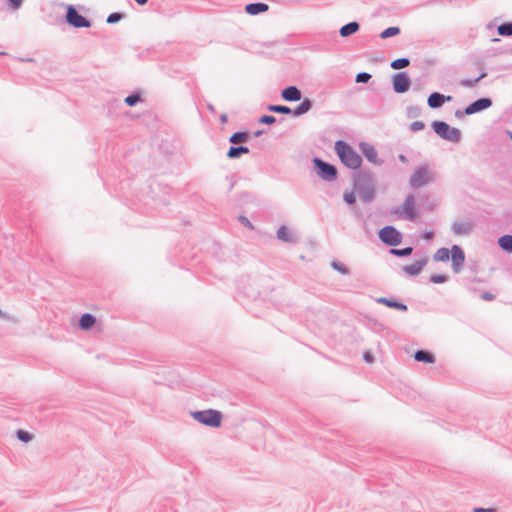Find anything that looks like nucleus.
<instances>
[{"label":"nucleus","mask_w":512,"mask_h":512,"mask_svg":"<svg viewBox=\"0 0 512 512\" xmlns=\"http://www.w3.org/2000/svg\"><path fill=\"white\" fill-rule=\"evenodd\" d=\"M335 150L342 163L351 169H357L361 166V157L349 145L343 141H337Z\"/></svg>","instance_id":"obj_1"},{"label":"nucleus","mask_w":512,"mask_h":512,"mask_svg":"<svg viewBox=\"0 0 512 512\" xmlns=\"http://www.w3.org/2000/svg\"><path fill=\"white\" fill-rule=\"evenodd\" d=\"M191 415L199 423L214 428L220 427L222 422L221 412L213 409L193 412Z\"/></svg>","instance_id":"obj_2"},{"label":"nucleus","mask_w":512,"mask_h":512,"mask_svg":"<svg viewBox=\"0 0 512 512\" xmlns=\"http://www.w3.org/2000/svg\"><path fill=\"white\" fill-rule=\"evenodd\" d=\"M391 214L410 221L415 220L417 218V205L414 196H408L400 207L391 211Z\"/></svg>","instance_id":"obj_3"},{"label":"nucleus","mask_w":512,"mask_h":512,"mask_svg":"<svg viewBox=\"0 0 512 512\" xmlns=\"http://www.w3.org/2000/svg\"><path fill=\"white\" fill-rule=\"evenodd\" d=\"M432 127L435 133L445 140L451 142H458L460 140V131L455 127L449 126L447 123L443 121L433 122Z\"/></svg>","instance_id":"obj_4"},{"label":"nucleus","mask_w":512,"mask_h":512,"mask_svg":"<svg viewBox=\"0 0 512 512\" xmlns=\"http://www.w3.org/2000/svg\"><path fill=\"white\" fill-rule=\"evenodd\" d=\"M433 180V174L428 166H421L415 169L409 178V184L412 188H419Z\"/></svg>","instance_id":"obj_5"},{"label":"nucleus","mask_w":512,"mask_h":512,"mask_svg":"<svg viewBox=\"0 0 512 512\" xmlns=\"http://www.w3.org/2000/svg\"><path fill=\"white\" fill-rule=\"evenodd\" d=\"M380 240L389 246H397L402 242V234L393 226H385L380 229Z\"/></svg>","instance_id":"obj_6"},{"label":"nucleus","mask_w":512,"mask_h":512,"mask_svg":"<svg viewBox=\"0 0 512 512\" xmlns=\"http://www.w3.org/2000/svg\"><path fill=\"white\" fill-rule=\"evenodd\" d=\"M66 20L70 25H72L76 28H83V27L91 26L90 21L87 20L82 15L78 14V12L76 11V9L73 6L67 7Z\"/></svg>","instance_id":"obj_7"},{"label":"nucleus","mask_w":512,"mask_h":512,"mask_svg":"<svg viewBox=\"0 0 512 512\" xmlns=\"http://www.w3.org/2000/svg\"><path fill=\"white\" fill-rule=\"evenodd\" d=\"M393 89L397 93H404L410 88V78L406 72L396 73L392 78Z\"/></svg>","instance_id":"obj_8"},{"label":"nucleus","mask_w":512,"mask_h":512,"mask_svg":"<svg viewBox=\"0 0 512 512\" xmlns=\"http://www.w3.org/2000/svg\"><path fill=\"white\" fill-rule=\"evenodd\" d=\"M315 166L318 168V174L325 180H333L336 178V168L320 159L314 160Z\"/></svg>","instance_id":"obj_9"},{"label":"nucleus","mask_w":512,"mask_h":512,"mask_svg":"<svg viewBox=\"0 0 512 512\" xmlns=\"http://www.w3.org/2000/svg\"><path fill=\"white\" fill-rule=\"evenodd\" d=\"M451 260L454 272H460L464 264L465 255L463 250L457 245L451 248Z\"/></svg>","instance_id":"obj_10"},{"label":"nucleus","mask_w":512,"mask_h":512,"mask_svg":"<svg viewBox=\"0 0 512 512\" xmlns=\"http://www.w3.org/2000/svg\"><path fill=\"white\" fill-rule=\"evenodd\" d=\"M492 105V101L489 98H481L466 107L465 113L471 115L479 111L485 110Z\"/></svg>","instance_id":"obj_11"},{"label":"nucleus","mask_w":512,"mask_h":512,"mask_svg":"<svg viewBox=\"0 0 512 512\" xmlns=\"http://www.w3.org/2000/svg\"><path fill=\"white\" fill-rule=\"evenodd\" d=\"M451 100H452L451 96H444L438 92H434L428 97L427 102H428L429 107L439 108L444 104L445 101L449 102Z\"/></svg>","instance_id":"obj_12"},{"label":"nucleus","mask_w":512,"mask_h":512,"mask_svg":"<svg viewBox=\"0 0 512 512\" xmlns=\"http://www.w3.org/2000/svg\"><path fill=\"white\" fill-rule=\"evenodd\" d=\"M361 150L368 161L372 162L373 164L379 163L377 151L372 145L362 143Z\"/></svg>","instance_id":"obj_13"},{"label":"nucleus","mask_w":512,"mask_h":512,"mask_svg":"<svg viewBox=\"0 0 512 512\" xmlns=\"http://www.w3.org/2000/svg\"><path fill=\"white\" fill-rule=\"evenodd\" d=\"M281 95L286 101H299L301 99V92L295 86L285 88Z\"/></svg>","instance_id":"obj_14"},{"label":"nucleus","mask_w":512,"mask_h":512,"mask_svg":"<svg viewBox=\"0 0 512 512\" xmlns=\"http://www.w3.org/2000/svg\"><path fill=\"white\" fill-rule=\"evenodd\" d=\"M269 6L265 3H251L246 5L245 11L250 15H256L258 13L266 12Z\"/></svg>","instance_id":"obj_15"},{"label":"nucleus","mask_w":512,"mask_h":512,"mask_svg":"<svg viewBox=\"0 0 512 512\" xmlns=\"http://www.w3.org/2000/svg\"><path fill=\"white\" fill-rule=\"evenodd\" d=\"M426 263H427V260L423 259L421 261H418V262H415V263L405 266L404 270L409 275H417L422 271V269L424 268Z\"/></svg>","instance_id":"obj_16"},{"label":"nucleus","mask_w":512,"mask_h":512,"mask_svg":"<svg viewBox=\"0 0 512 512\" xmlns=\"http://www.w3.org/2000/svg\"><path fill=\"white\" fill-rule=\"evenodd\" d=\"M359 30V25L357 22H350L344 26L341 27L340 29V35L342 37H347V36H350L354 33H356L357 31Z\"/></svg>","instance_id":"obj_17"},{"label":"nucleus","mask_w":512,"mask_h":512,"mask_svg":"<svg viewBox=\"0 0 512 512\" xmlns=\"http://www.w3.org/2000/svg\"><path fill=\"white\" fill-rule=\"evenodd\" d=\"M96 322V319L91 314H83L80 318L79 325L81 329L88 330L90 329Z\"/></svg>","instance_id":"obj_18"},{"label":"nucleus","mask_w":512,"mask_h":512,"mask_svg":"<svg viewBox=\"0 0 512 512\" xmlns=\"http://www.w3.org/2000/svg\"><path fill=\"white\" fill-rule=\"evenodd\" d=\"M414 358L416 361L425 362V363H434L435 357L431 353L423 350H419L415 352Z\"/></svg>","instance_id":"obj_19"},{"label":"nucleus","mask_w":512,"mask_h":512,"mask_svg":"<svg viewBox=\"0 0 512 512\" xmlns=\"http://www.w3.org/2000/svg\"><path fill=\"white\" fill-rule=\"evenodd\" d=\"M277 236L280 240H282L284 242H293L294 241L292 232L286 226H281L278 229Z\"/></svg>","instance_id":"obj_20"},{"label":"nucleus","mask_w":512,"mask_h":512,"mask_svg":"<svg viewBox=\"0 0 512 512\" xmlns=\"http://www.w3.org/2000/svg\"><path fill=\"white\" fill-rule=\"evenodd\" d=\"M248 152L249 149L245 146L231 147L227 152V156L228 158H237L242 154H247Z\"/></svg>","instance_id":"obj_21"},{"label":"nucleus","mask_w":512,"mask_h":512,"mask_svg":"<svg viewBox=\"0 0 512 512\" xmlns=\"http://www.w3.org/2000/svg\"><path fill=\"white\" fill-rule=\"evenodd\" d=\"M479 70H480V74L474 80L463 79L460 81V84L464 87H473L479 80H481L482 78H484L486 76V72L483 67H480Z\"/></svg>","instance_id":"obj_22"},{"label":"nucleus","mask_w":512,"mask_h":512,"mask_svg":"<svg viewBox=\"0 0 512 512\" xmlns=\"http://www.w3.org/2000/svg\"><path fill=\"white\" fill-rule=\"evenodd\" d=\"M311 109V101L309 99H304L301 104L294 110L295 116H300L307 113Z\"/></svg>","instance_id":"obj_23"},{"label":"nucleus","mask_w":512,"mask_h":512,"mask_svg":"<svg viewBox=\"0 0 512 512\" xmlns=\"http://www.w3.org/2000/svg\"><path fill=\"white\" fill-rule=\"evenodd\" d=\"M450 251L447 248H440L434 254V260L438 262H446L450 258Z\"/></svg>","instance_id":"obj_24"},{"label":"nucleus","mask_w":512,"mask_h":512,"mask_svg":"<svg viewBox=\"0 0 512 512\" xmlns=\"http://www.w3.org/2000/svg\"><path fill=\"white\" fill-rule=\"evenodd\" d=\"M499 246L505 251H512V236L504 235L498 240Z\"/></svg>","instance_id":"obj_25"},{"label":"nucleus","mask_w":512,"mask_h":512,"mask_svg":"<svg viewBox=\"0 0 512 512\" xmlns=\"http://www.w3.org/2000/svg\"><path fill=\"white\" fill-rule=\"evenodd\" d=\"M378 301L385 304L388 307H391V308H396V309H399L402 311L407 310V306L402 303H399V302H394V301L388 300L386 298H380Z\"/></svg>","instance_id":"obj_26"},{"label":"nucleus","mask_w":512,"mask_h":512,"mask_svg":"<svg viewBox=\"0 0 512 512\" xmlns=\"http://www.w3.org/2000/svg\"><path fill=\"white\" fill-rule=\"evenodd\" d=\"M453 230L456 234H466L470 230V224L465 222H458L453 225Z\"/></svg>","instance_id":"obj_27"},{"label":"nucleus","mask_w":512,"mask_h":512,"mask_svg":"<svg viewBox=\"0 0 512 512\" xmlns=\"http://www.w3.org/2000/svg\"><path fill=\"white\" fill-rule=\"evenodd\" d=\"M229 140L234 144L246 142L248 140V134L245 132H236L230 137Z\"/></svg>","instance_id":"obj_28"},{"label":"nucleus","mask_w":512,"mask_h":512,"mask_svg":"<svg viewBox=\"0 0 512 512\" xmlns=\"http://www.w3.org/2000/svg\"><path fill=\"white\" fill-rule=\"evenodd\" d=\"M410 61L407 58H399L391 62V67L395 70H399L409 66Z\"/></svg>","instance_id":"obj_29"},{"label":"nucleus","mask_w":512,"mask_h":512,"mask_svg":"<svg viewBox=\"0 0 512 512\" xmlns=\"http://www.w3.org/2000/svg\"><path fill=\"white\" fill-rule=\"evenodd\" d=\"M399 33H400V29L398 27H389V28L385 29L384 31H382V33L380 34V37L382 39H386V38H389L392 36H396Z\"/></svg>","instance_id":"obj_30"},{"label":"nucleus","mask_w":512,"mask_h":512,"mask_svg":"<svg viewBox=\"0 0 512 512\" xmlns=\"http://www.w3.org/2000/svg\"><path fill=\"white\" fill-rule=\"evenodd\" d=\"M498 33L502 36L512 35V23L502 24L498 27Z\"/></svg>","instance_id":"obj_31"},{"label":"nucleus","mask_w":512,"mask_h":512,"mask_svg":"<svg viewBox=\"0 0 512 512\" xmlns=\"http://www.w3.org/2000/svg\"><path fill=\"white\" fill-rule=\"evenodd\" d=\"M270 111L276 112V113H283V114H290L292 110L287 106H281V105H273L269 107Z\"/></svg>","instance_id":"obj_32"},{"label":"nucleus","mask_w":512,"mask_h":512,"mask_svg":"<svg viewBox=\"0 0 512 512\" xmlns=\"http://www.w3.org/2000/svg\"><path fill=\"white\" fill-rule=\"evenodd\" d=\"M412 251H413V249L411 247H406L404 249H392L391 253L396 256L403 257V256L410 255L412 253Z\"/></svg>","instance_id":"obj_33"},{"label":"nucleus","mask_w":512,"mask_h":512,"mask_svg":"<svg viewBox=\"0 0 512 512\" xmlns=\"http://www.w3.org/2000/svg\"><path fill=\"white\" fill-rule=\"evenodd\" d=\"M332 267L343 275L348 274V269L343 263L332 262Z\"/></svg>","instance_id":"obj_34"},{"label":"nucleus","mask_w":512,"mask_h":512,"mask_svg":"<svg viewBox=\"0 0 512 512\" xmlns=\"http://www.w3.org/2000/svg\"><path fill=\"white\" fill-rule=\"evenodd\" d=\"M343 198H344L345 202L348 204H354L356 201V196L353 191L345 192L343 195Z\"/></svg>","instance_id":"obj_35"},{"label":"nucleus","mask_w":512,"mask_h":512,"mask_svg":"<svg viewBox=\"0 0 512 512\" xmlns=\"http://www.w3.org/2000/svg\"><path fill=\"white\" fill-rule=\"evenodd\" d=\"M371 79V75L368 73H359L356 75V82L357 83H366Z\"/></svg>","instance_id":"obj_36"},{"label":"nucleus","mask_w":512,"mask_h":512,"mask_svg":"<svg viewBox=\"0 0 512 512\" xmlns=\"http://www.w3.org/2000/svg\"><path fill=\"white\" fill-rule=\"evenodd\" d=\"M17 436L23 442H29L32 439V436L28 432L23 430H18Z\"/></svg>","instance_id":"obj_37"},{"label":"nucleus","mask_w":512,"mask_h":512,"mask_svg":"<svg viewBox=\"0 0 512 512\" xmlns=\"http://www.w3.org/2000/svg\"><path fill=\"white\" fill-rule=\"evenodd\" d=\"M121 19H122V15L120 13L115 12V13L110 14L107 17V23L113 24V23L120 21Z\"/></svg>","instance_id":"obj_38"},{"label":"nucleus","mask_w":512,"mask_h":512,"mask_svg":"<svg viewBox=\"0 0 512 512\" xmlns=\"http://www.w3.org/2000/svg\"><path fill=\"white\" fill-rule=\"evenodd\" d=\"M430 280L432 283L440 284V283H444L446 281V276L435 274V275L431 276Z\"/></svg>","instance_id":"obj_39"},{"label":"nucleus","mask_w":512,"mask_h":512,"mask_svg":"<svg viewBox=\"0 0 512 512\" xmlns=\"http://www.w3.org/2000/svg\"><path fill=\"white\" fill-rule=\"evenodd\" d=\"M139 101H140V97L138 95H130V96L126 97V99H125V102L129 106H133L136 103H138Z\"/></svg>","instance_id":"obj_40"},{"label":"nucleus","mask_w":512,"mask_h":512,"mask_svg":"<svg viewBox=\"0 0 512 512\" xmlns=\"http://www.w3.org/2000/svg\"><path fill=\"white\" fill-rule=\"evenodd\" d=\"M276 119L274 116H271V115H263L261 118H260V123H264V124H273L275 123Z\"/></svg>","instance_id":"obj_41"},{"label":"nucleus","mask_w":512,"mask_h":512,"mask_svg":"<svg viewBox=\"0 0 512 512\" xmlns=\"http://www.w3.org/2000/svg\"><path fill=\"white\" fill-rule=\"evenodd\" d=\"M425 127L424 123L421 122V121H415L411 124V129L413 131H420V130H423Z\"/></svg>","instance_id":"obj_42"},{"label":"nucleus","mask_w":512,"mask_h":512,"mask_svg":"<svg viewBox=\"0 0 512 512\" xmlns=\"http://www.w3.org/2000/svg\"><path fill=\"white\" fill-rule=\"evenodd\" d=\"M363 358L369 364L374 362L373 355L370 352H368V351L363 354Z\"/></svg>","instance_id":"obj_43"},{"label":"nucleus","mask_w":512,"mask_h":512,"mask_svg":"<svg viewBox=\"0 0 512 512\" xmlns=\"http://www.w3.org/2000/svg\"><path fill=\"white\" fill-rule=\"evenodd\" d=\"M11 7L14 8V9H18L21 4H22V0H8Z\"/></svg>","instance_id":"obj_44"},{"label":"nucleus","mask_w":512,"mask_h":512,"mask_svg":"<svg viewBox=\"0 0 512 512\" xmlns=\"http://www.w3.org/2000/svg\"><path fill=\"white\" fill-rule=\"evenodd\" d=\"M474 512H495L494 509L475 508Z\"/></svg>","instance_id":"obj_45"},{"label":"nucleus","mask_w":512,"mask_h":512,"mask_svg":"<svg viewBox=\"0 0 512 512\" xmlns=\"http://www.w3.org/2000/svg\"><path fill=\"white\" fill-rule=\"evenodd\" d=\"M220 120H221L222 123H226L227 122V115L226 114H222L220 116Z\"/></svg>","instance_id":"obj_46"},{"label":"nucleus","mask_w":512,"mask_h":512,"mask_svg":"<svg viewBox=\"0 0 512 512\" xmlns=\"http://www.w3.org/2000/svg\"><path fill=\"white\" fill-rule=\"evenodd\" d=\"M138 4L144 5L147 3L148 0H135Z\"/></svg>","instance_id":"obj_47"},{"label":"nucleus","mask_w":512,"mask_h":512,"mask_svg":"<svg viewBox=\"0 0 512 512\" xmlns=\"http://www.w3.org/2000/svg\"><path fill=\"white\" fill-rule=\"evenodd\" d=\"M432 236H433V233L430 232V233H427L425 237H426V239H431Z\"/></svg>","instance_id":"obj_48"},{"label":"nucleus","mask_w":512,"mask_h":512,"mask_svg":"<svg viewBox=\"0 0 512 512\" xmlns=\"http://www.w3.org/2000/svg\"><path fill=\"white\" fill-rule=\"evenodd\" d=\"M7 53L6 52H0V55H6Z\"/></svg>","instance_id":"obj_49"},{"label":"nucleus","mask_w":512,"mask_h":512,"mask_svg":"<svg viewBox=\"0 0 512 512\" xmlns=\"http://www.w3.org/2000/svg\"><path fill=\"white\" fill-rule=\"evenodd\" d=\"M3 316H4V314L0 311V317H3Z\"/></svg>","instance_id":"obj_50"}]
</instances>
